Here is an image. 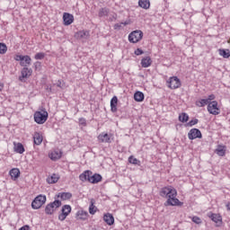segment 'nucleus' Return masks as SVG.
Wrapping results in <instances>:
<instances>
[{"label": "nucleus", "instance_id": "obj_7", "mask_svg": "<svg viewBox=\"0 0 230 230\" xmlns=\"http://www.w3.org/2000/svg\"><path fill=\"white\" fill-rule=\"evenodd\" d=\"M71 211V205H64L62 207L61 213L58 215V220H60V222H64V220L69 217Z\"/></svg>", "mask_w": 230, "mask_h": 230}, {"label": "nucleus", "instance_id": "obj_19", "mask_svg": "<svg viewBox=\"0 0 230 230\" xmlns=\"http://www.w3.org/2000/svg\"><path fill=\"white\" fill-rule=\"evenodd\" d=\"M49 157L51 159V161H58V159L62 157V152L52 151L50 154H49Z\"/></svg>", "mask_w": 230, "mask_h": 230}, {"label": "nucleus", "instance_id": "obj_25", "mask_svg": "<svg viewBox=\"0 0 230 230\" xmlns=\"http://www.w3.org/2000/svg\"><path fill=\"white\" fill-rule=\"evenodd\" d=\"M141 66L142 67H150L152 66V58L150 57L143 58L141 60Z\"/></svg>", "mask_w": 230, "mask_h": 230}, {"label": "nucleus", "instance_id": "obj_1", "mask_svg": "<svg viewBox=\"0 0 230 230\" xmlns=\"http://www.w3.org/2000/svg\"><path fill=\"white\" fill-rule=\"evenodd\" d=\"M159 195L164 199H167L165 206H182V202L177 199V190L171 185L162 188Z\"/></svg>", "mask_w": 230, "mask_h": 230}, {"label": "nucleus", "instance_id": "obj_49", "mask_svg": "<svg viewBox=\"0 0 230 230\" xmlns=\"http://www.w3.org/2000/svg\"><path fill=\"white\" fill-rule=\"evenodd\" d=\"M123 26L128 25V22H120Z\"/></svg>", "mask_w": 230, "mask_h": 230}, {"label": "nucleus", "instance_id": "obj_23", "mask_svg": "<svg viewBox=\"0 0 230 230\" xmlns=\"http://www.w3.org/2000/svg\"><path fill=\"white\" fill-rule=\"evenodd\" d=\"M138 6L143 8V10L150 9V0H138Z\"/></svg>", "mask_w": 230, "mask_h": 230}, {"label": "nucleus", "instance_id": "obj_17", "mask_svg": "<svg viewBox=\"0 0 230 230\" xmlns=\"http://www.w3.org/2000/svg\"><path fill=\"white\" fill-rule=\"evenodd\" d=\"M89 182L92 184H98V182H102V176L98 173L90 174Z\"/></svg>", "mask_w": 230, "mask_h": 230}, {"label": "nucleus", "instance_id": "obj_38", "mask_svg": "<svg viewBox=\"0 0 230 230\" xmlns=\"http://www.w3.org/2000/svg\"><path fill=\"white\" fill-rule=\"evenodd\" d=\"M199 123V119H193L187 123V127H193Z\"/></svg>", "mask_w": 230, "mask_h": 230}, {"label": "nucleus", "instance_id": "obj_11", "mask_svg": "<svg viewBox=\"0 0 230 230\" xmlns=\"http://www.w3.org/2000/svg\"><path fill=\"white\" fill-rule=\"evenodd\" d=\"M208 217L215 222L217 227H220L222 226V216L220 214L210 213L208 214Z\"/></svg>", "mask_w": 230, "mask_h": 230}, {"label": "nucleus", "instance_id": "obj_33", "mask_svg": "<svg viewBox=\"0 0 230 230\" xmlns=\"http://www.w3.org/2000/svg\"><path fill=\"white\" fill-rule=\"evenodd\" d=\"M206 105H209L208 99H200L199 101L196 102L197 107H206Z\"/></svg>", "mask_w": 230, "mask_h": 230}, {"label": "nucleus", "instance_id": "obj_48", "mask_svg": "<svg viewBox=\"0 0 230 230\" xmlns=\"http://www.w3.org/2000/svg\"><path fill=\"white\" fill-rule=\"evenodd\" d=\"M34 66H35V67L37 69V67H39V66H40V62H39V61L35 62Z\"/></svg>", "mask_w": 230, "mask_h": 230}, {"label": "nucleus", "instance_id": "obj_3", "mask_svg": "<svg viewBox=\"0 0 230 230\" xmlns=\"http://www.w3.org/2000/svg\"><path fill=\"white\" fill-rule=\"evenodd\" d=\"M62 206V201L56 199L53 202L49 203L45 208L46 215H53L58 208Z\"/></svg>", "mask_w": 230, "mask_h": 230}, {"label": "nucleus", "instance_id": "obj_5", "mask_svg": "<svg viewBox=\"0 0 230 230\" xmlns=\"http://www.w3.org/2000/svg\"><path fill=\"white\" fill-rule=\"evenodd\" d=\"M46 196L40 194L37 196L31 202L32 209H40L44 204H46Z\"/></svg>", "mask_w": 230, "mask_h": 230}, {"label": "nucleus", "instance_id": "obj_40", "mask_svg": "<svg viewBox=\"0 0 230 230\" xmlns=\"http://www.w3.org/2000/svg\"><path fill=\"white\" fill-rule=\"evenodd\" d=\"M192 222H194V224H202V219H200V217L195 216V217H192Z\"/></svg>", "mask_w": 230, "mask_h": 230}, {"label": "nucleus", "instance_id": "obj_10", "mask_svg": "<svg viewBox=\"0 0 230 230\" xmlns=\"http://www.w3.org/2000/svg\"><path fill=\"white\" fill-rule=\"evenodd\" d=\"M74 37L77 39V40H87L90 37V33L89 31L83 30L75 32Z\"/></svg>", "mask_w": 230, "mask_h": 230}, {"label": "nucleus", "instance_id": "obj_45", "mask_svg": "<svg viewBox=\"0 0 230 230\" xmlns=\"http://www.w3.org/2000/svg\"><path fill=\"white\" fill-rule=\"evenodd\" d=\"M122 23H115L113 28L114 30H121Z\"/></svg>", "mask_w": 230, "mask_h": 230}, {"label": "nucleus", "instance_id": "obj_46", "mask_svg": "<svg viewBox=\"0 0 230 230\" xmlns=\"http://www.w3.org/2000/svg\"><path fill=\"white\" fill-rule=\"evenodd\" d=\"M19 230H30V226L28 225L22 226Z\"/></svg>", "mask_w": 230, "mask_h": 230}, {"label": "nucleus", "instance_id": "obj_14", "mask_svg": "<svg viewBox=\"0 0 230 230\" xmlns=\"http://www.w3.org/2000/svg\"><path fill=\"white\" fill-rule=\"evenodd\" d=\"M97 139L99 143H112L111 139V135L106 132H102L98 137Z\"/></svg>", "mask_w": 230, "mask_h": 230}, {"label": "nucleus", "instance_id": "obj_24", "mask_svg": "<svg viewBox=\"0 0 230 230\" xmlns=\"http://www.w3.org/2000/svg\"><path fill=\"white\" fill-rule=\"evenodd\" d=\"M20 66L22 67H28V66H31V58L30 56H24L23 60L20 62Z\"/></svg>", "mask_w": 230, "mask_h": 230}, {"label": "nucleus", "instance_id": "obj_22", "mask_svg": "<svg viewBox=\"0 0 230 230\" xmlns=\"http://www.w3.org/2000/svg\"><path fill=\"white\" fill-rule=\"evenodd\" d=\"M103 220L108 226H112L114 224V217L111 213L105 214Z\"/></svg>", "mask_w": 230, "mask_h": 230}, {"label": "nucleus", "instance_id": "obj_36", "mask_svg": "<svg viewBox=\"0 0 230 230\" xmlns=\"http://www.w3.org/2000/svg\"><path fill=\"white\" fill-rule=\"evenodd\" d=\"M8 51V47H6V44L0 43V55H4Z\"/></svg>", "mask_w": 230, "mask_h": 230}, {"label": "nucleus", "instance_id": "obj_47", "mask_svg": "<svg viewBox=\"0 0 230 230\" xmlns=\"http://www.w3.org/2000/svg\"><path fill=\"white\" fill-rule=\"evenodd\" d=\"M4 89V84L0 83V93Z\"/></svg>", "mask_w": 230, "mask_h": 230}, {"label": "nucleus", "instance_id": "obj_27", "mask_svg": "<svg viewBox=\"0 0 230 230\" xmlns=\"http://www.w3.org/2000/svg\"><path fill=\"white\" fill-rule=\"evenodd\" d=\"M14 152L16 154H24V146L22 143H14Z\"/></svg>", "mask_w": 230, "mask_h": 230}, {"label": "nucleus", "instance_id": "obj_2", "mask_svg": "<svg viewBox=\"0 0 230 230\" xmlns=\"http://www.w3.org/2000/svg\"><path fill=\"white\" fill-rule=\"evenodd\" d=\"M48 112L46 110H41L40 111H36L34 113V121L38 123V125H44L45 121H48Z\"/></svg>", "mask_w": 230, "mask_h": 230}, {"label": "nucleus", "instance_id": "obj_20", "mask_svg": "<svg viewBox=\"0 0 230 230\" xmlns=\"http://www.w3.org/2000/svg\"><path fill=\"white\" fill-rule=\"evenodd\" d=\"M111 112H117L118 111V96H113L111 100Z\"/></svg>", "mask_w": 230, "mask_h": 230}, {"label": "nucleus", "instance_id": "obj_42", "mask_svg": "<svg viewBox=\"0 0 230 230\" xmlns=\"http://www.w3.org/2000/svg\"><path fill=\"white\" fill-rule=\"evenodd\" d=\"M14 60H16V62H22V60H24V56H22V55H16L14 57Z\"/></svg>", "mask_w": 230, "mask_h": 230}, {"label": "nucleus", "instance_id": "obj_12", "mask_svg": "<svg viewBox=\"0 0 230 230\" xmlns=\"http://www.w3.org/2000/svg\"><path fill=\"white\" fill-rule=\"evenodd\" d=\"M75 21V16L69 13H64L63 14V22L65 26H70V24H73Z\"/></svg>", "mask_w": 230, "mask_h": 230}, {"label": "nucleus", "instance_id": "obj_37", "mask_svg": "<svg viewBox=\"0 0 230 230\" xmlns=\"http://www.w3.org/2000/svg\"><path fill=\"white\" fill-rule=\"evenodd\" d=\"M46 57V54L44 52H39L34 56L35 60H43V58Z\"/></svg>", "mask_w": 230, "mask_h": 230}, {"label": "nucleus", "instance_id": "obj_21", "mask_svg": "<svg viewBox=\"0 0 230 230\" xmlns=\"http://www.w3.org/2000/svg\"><path fill=\"white\" fill-rule=\"evenodd\" d=\"M226 150H227L226 146L218 145L217 148L216 149V154L220 157H224V155H226Z\"/></svg>", "mask_w": 230, "mask_h": 230}, {"label": "nucleus", "instance_id": "obj_6", "mask_svg": "<svg viewBox=\"0 0 230 230\" xmlns=\"http://www.w3.org/2000/svg\"><path fill=\"white\" fill-rule=\"evenodd\" d=\"M207 110L209 114H212L213 116H218V114H220V108H218V102L217 101H212L209 102Z\"/></svg>", "mask_w": 230, "mask_h": 230}, {"label": "nucleus", "instance_id": "obj_29", "mask_svg": "<svg viewBox=\"0 0 230 230\" xmlns=\"http://www.w3.org/2000/svg\"><path fill=\"white\" fill-rule=\"evenodd\" d=\"M135 102H143L145 100V93L143 92H137L134 94Z\"/></svg>", "mask_w": 230, "mask_h": 230}, {"label": "nucleus", "instance_id": "obj_13", "mask_svg": "<svg viewBox=\"0 0 230 230\" xmlns=\"http://www.w3.org/2000/svg\"><path fill=\"white\" fill-rule=\"evenodd\" d=\"M31 73H33L31 68H28V66H23L21 71L22 75L19 77L20 82H22L23 78H30V76H31Z\"/></svg>", "mask_w": 230, "mask_h": 230}, {"label": "nucleus", "instance_id": "obj_41", "mask_svg": "<svg viewBox=\"0 0 230 230\" xmlns=\"http://www.w3.org/2000/svg\"><path fill=\"white\" fill-rule=\"evenodd\" d=\"M79 125H83V127H86L87 126V119H85V118H80L79 119Z\"/></svg>", "mask_w": 230, "mask_h": 230}, {"label": "nucleus", "instance_id": "obj_32", "mask_svg": "<svg viewBox=\"0 0 230 230\" xmlns=\"http://www.w3.org/2000/svg\"><path fill=\"white\" fill-rule=\"evenodd\" d=\"M94 199H91V204H90V207H89V213L90 215H94L96 213V206H94Z\"/></svg>", "mask_w": 230, "mask_h": 230}, {"label": "nucleus", "instance_id": "obj_31", "mask_svg": "<svg viewBox=\"0 0 230 230\" xmlns=\"http://www.w3.org/2000/svg\"><path fill=\"white\" fill-rule=\"evenodd\" d=\"M110 10L107 7L101 8L99 10V17H108Z\"/></svg>", "mask_w": 230, "mask_h": 230}, {"label": "nucleus", "instance_id": "obj_50", "mask_svg": "<svg viewBox=\"0 0 230 230\" xmlns=\"http://www.w3.org/2000/svg\"><path fill=\"white\" fill-rule=\"evenodd\" d=\"M49 91H51V88H48Z\"/></svg>", "mask_w": 230, "mask_h": 230}, {"label": "nucleus", "instance_id": "obj_15", "mask_svg": "<svg viewBox=\"0 0 230 230\" xmlns=\"http://www.w3.org/2000/svg\"><path fill=\"white\" fill-rule=\"evenodd\" d=\"M12 181H17L21 177V171L18 168H13L9 171Z\"/></svg>", "mask_w": 230, "mask_h": 230}, {"label": "nucleus", "instance_id": "obj_44", "mask_svg": "<svg viewBox=\"0 0 230 230\" xmlns=\"http://www.w3.org/2000/svg\"><path fill=\"white\" fill-rule=\"evenodd\" d=\"M143 53H145V52L141 49H137L135 50V55H137V57H139V55H143Z\"/></svg>", "mask_w": 230, "mask_h": 230}, {"label": "nucleus", "instance_id": "obj_18", "mask_svg": "<svg viewBox=\"0 0 230 230\" xmlns=\"http://www.w3.org/2000/svg\"><path fill=\"white\" fill-rule=\"evenodd\" d=\"M44 137H42V134L39 133V132H35L33 135V141H34V145H41L42 141H43Z\"/></svg>", "mask_w": 230, "mask_h": 230}, {"label": "nucleus", "instance_id": "obj_35", "mask_svg": "<svg viewBox=\"0 0 230 230\" xmlns=\"http://www.w3.org/2000/svg\"><path fill=\"white\" fill-rule=\"evenodd\" d=\"M128 163H130V164H137V166L141 165V161L132 155L128 157Z\"/></svg>", "mask_w": 230, "mask_h": 230}, {"label": "nucleus", "instance_id": "obj_30", "mask_svg": "<svg viewBox=\"0 0 230 230\" xmlns=\"http://www.w3.org/2000/svg\"><path fill=\"white\" fill-rule=\"evenodd\" d=\"M188 119H190V115H188V113L182 112L179 115V121H181V123H187Z\"/></svg>", "mask_w": 230, "mask_h": 230}, {"label": "nucleus", "instance_id": "obj_4", "mask_svg": "<svg viewBox=\"0 0 230 230\" xmlns=\"http://www.w3.org/2000/svg\"><path fill=\"white\" fill-rule=\"evenodd\" d=\"M142 40L143 32L141 31V30L133 31L128 34V40L131 44H137V42Z\"/></svg>", "mask_w": 230, "mask_h": 230}, {"label": "nucleus", "instance_id": "obj_9", "mask_svg": "<svg viewBox=\"0 0 230 230\" xmlns=\"http://www.w3.org/2000/svg\"><path fill=\"white\" fill-rule=\"evenodd\" d=\"M188 137L190 141H193V139H202V132L199 128H192L189 131Z\"/></svg>", "mask_w": 230, "mask_h": 230}, {"label": "nucleus", "instance_id": "obj_34", "mask_svg": "<svg viewBox=\"0 0 230 230\" xmlns=\"http://www.w3.org/2000/svg\"><path fill=\"white\" fill-rule=\"evenodd\" d=\"M219 55L223 57V58H229L230 51L229 49H219Z\"/></svg>", "mask_w": 230, "mask_h": 230}, {"label": "nucleus", "instance_id": "obj_8", "mask_svg": "<svg viewBox=\"0 0 230 230\" xmlns=\"http://www.w3.org/2000/svg\"><path fill=\"white\" fill-rule=\"evenodd\" d=\"M167 84L169 89H179V87L181 85V79H179L177 76L170 77Z\"/></svg>", "mask_w": 230, "mask_h": 230}, {"label": "nucleus", "instance_id": "obj_16", "mask_svg": "<svg viewBox=\"0 0 230 230\" xmlns=\"http://www.w3.org/2000/svg\"><path fill=\"white\" fill-rule=\"evenodd\" d=\"M91 175H93V172L91 171H84L83 173L79 175V179L80 181H82V182H85V181H88L89 182V179H91Z\"/></svg>", "mask_w": 230, "mask_h": 230}, {"label": "nucleus", "instance_id": "obj_43", "mask_svg": "<svg viewBox=\"0 0 230 230\" xmlns=\"http://www.w3.org/2000/svg\"><path fill=\"white\" fill-rule=\"evenodd\" d=\"M217 97L215 96V94H210L208 95V97L207 98L208 102L211 103V102H213V100H215Z\"/></svg>", "mask_w": 230, "mask_h": 230}, {"label": "nucleus", "instance_id": "obj_26", "mask_svg": "<svg viewBox=\"0 0 230 230\" xmlns=\"http://www.w3.org/2000/svg\"><path fill=\"white\" fill-rule=\"evenodd\" d=\"M58 179H60V177L58 176V174H55L53 173L52 175L49 176L47 178V182L49 184H56V182H58Z\"/></svg>", "mask_w": 230, "mask_h": 230}, {"label": "nucleus", "instance_id": "obj_39", "mask_svg": "<svg viewBox=\"0 0 230 230\" xmlns=\"http://www.w3.org/2000/svg\"><path fill=\"white\" fill-rule=\"evenodd\" d=\"M78 217L79 218H81V220H85V218H87V212H84V211L78 212Z\"/></svg>", "mask_w": 230, "mask_h": 230}, {"label": "nucleus", "instance_id": "obj_28", "mask_svg": "<svg viewBox=\"0 0 230 230\" xmlns=\"http://www.w3.org/2000/svg\"><path fill=\"white\" fill-rule=\"evenodd\" d=\"M58 197L62 200H69L73 197V194L71 192H61Z\"/></svg>", "mask_w": 230, "mask_h": 230}]
</instances>
